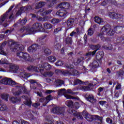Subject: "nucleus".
Listing matches in <instances>:
<instances>
[{"label": "nucleus", "mask_w": 124, "mask_h": 124, "mask_svg": "<svg viewBox=\"0 0 124 124\" xmlns=\"http://www.w3.org/2000/svg\"><path fill=\"white\" fill-rule=\"evenodd\" d=\"M1 82L4 85H10L12 87H16V91H13L14 95H20L22 93H28L26 87H23L21 84H16V82L11 78H5L1 79Z\"/></svg>", "instance_id": "1"}, {"label": "nucleus", "mask_w": 124, "mask_h": 124, "mask_svg": "<svg viewBox=\"0 0 124 124\" xmlns=\"http://www.w3.org/2000/svg\"><path fill=\"white\" fill-rule=\"evenodd\" d=\"M36 31L41 32H46L49 33V31H45V29L42 27V24L38 23H35L33 25V27L30 29H27L23 27L20 30L21 32H26L25 34H32L34 32H36Z\"/></svg>", "instance_id": "2"}, {"label": "nucleus", "mask_w": 124, "mask_h": 124, "mask_svg": "<svg viewBox=\"0 0 124 124\" xmlns=\"http://www.w3.org/2000/svg\"><path fill=\"white\" fill-rule=\"evenodd\" d=\"M46 69V70H50L52 68L51 65L47 62H44L42 64H39L37 67L31 65L27 67V69L29 71H35V72H38V70L41 72L42 74H43V70Z\"/></svg>", "instance_id": "3"}, {"label": "nucleus", "mask_w": 124, "mask_h": 124, "mask_svg": "<svg viewBox=\"0 0 124 124\" xmlns=\"http://www.w3.org/2000/svg\"><path fill=\"white\" fill-rule=\"evenodd\" d=\"M14 6H12L10 7L7 12H6L4 15L1 16L0 17V24H2L3 27L4 28H6L8 26V23L7 22L9 20H12L13 19V16L11 15L10 11L13 9Z\"/></svg>", "instance_id": "4"}, {"label": "nucleus", "mask_w": 124, "mask_h": 124, "mask_svg": "<svg viewBox=\"0 0 124 124\" xmlns=\"http://www.w3.org/2000/svg\"><path fill=\"white\" fill-rule=\"evenodd\" d=\"M114 33L115 31L111 29V26L110 25H105L102 28L98 36L101 40L104 41L105 40L104 35H114Z\"/></svg>", "instance_id": "5"}, {"label": "nucleus", "mask_w": 124, "mask_h": 124, "mask_svg": "<svg viewBox=\"0 0 124 124\" xmlns=\"http://www.w3.org/2000/svg\"><path fill=\"white\" fill-rule=\"evenodd\" d=\"M65 67L66 68H68L69 69H71V71H68L67 70H56L55 71L56 73L57 74H62V75H70L71 74L72 75H79V72L77 71L75 69H73V65H68L66 64L65 65Z\"/></svg>", "instance_id": "6"}, {"label": "nucleus", "mask_w": 124, "mask_h": 124, "mask_svg": "<svg viewBox=\"0 0 124 124\" xmlns=\"http://www.w3.org/2000/svg\"><path fill=\"white\" fill-rule=\"evenodd\" d=\"M70 5L68 2H63L58 5L59 8H61L56 13V15L60 17H66L67 14V11L66 9L69 8Z\"/></svg>", "instance_id": "7"}, {"label": "nucleus", "mask_w": 124, "mask_h": 124, "mask_svg": "<svg viewBox=\"0 0 124 124\" xmlns=\"http://www.w3.org/2000/svg\"><path fill=\"white\" fill-rule=\"evenodd\" d=\"M68 111L70 114H73L74 116L77 117L78 119H80V120H82L83 119V117H84L87 121H91V120L90 119H91L92 115H90L86 111H83L82 113H79L76 111L75 110H73L72 108L69 109Z\"/></svg>", "instance_id": "8"}, {"label": "nucleus", "mask_w": 124, "mask_h": 124, "mask_svg": "<svg viewBox=\"0 0 124 124\" xmlns=\"http://www.w3.org/2000/svg\"><path fill=\"white\" fill-rule=\"evenodd\" d=\"M8 45L11 46V50L13 52H15L16 50H20L22 51L24 50V47L23 45H20L18 43H16L14 41H10L8 42Z\"/></svg>", "instance_id": "9"}, {"label": "nucleus", "mask_w": 124, "mask_h": 124, "mask_svg": "<svg viewBox=\"0 0 124 124\" xmlns=\"http://www.w3.org/2000/svg\"><path fill=\"white\" fill-rule=\"evenodd\" d=\"M17 56L20 59H24L26 62H33L35 58L32 57L30 56V55L27 53L23 52H18L17 53Z\"/></svg>", "instance_id": "10"}, {"label": "nucleus", "mask_w": 124, "mask_h": 124, "mask_svg": "<svg viewBox=\"0 0 124 124\" xmlns=\"http://www.w3.org/2000/svg\"><path fill=\"white\" fill-rule=\"evenodd\" d=\"M108 15L111 19H117L119 21L124 20V16L121 14H117L114 12H109L108 13Z\"/></svg>", "instance_id": "11"}, {"label": "nucleus", "mask_w": 124, "mask_h": 124, "mask_svg": "<svg viewBox=\"0 0 124 124\" xmlns=\"http://www.w3.org/2000/svg\"><path fill=\"white\" fill-rule=\"evenodd\" d=\"M103 54V52L102 51L99 52L98 53V55H100V57L98 58V55H97L96 58L98 61H93L91 64H90L91 66L93 67V68H97V67H98L99 66V63L98 62H99V61H101L102 59V58L103 56L102 55Z\"/></svg>", "instance_id": "12"}, {"label": "nucleus", "mask_w": 124, "mask_h": 124, "mask_svg": "<svg viewBox=\"0 0 124 124\" xmlns=\"http://www.w3.org/2000/svg\"><path fill=\"white\" fill-rule=\"evenodd\" d=\"M58 94L59 95H63L66 99H79V98L72 97L71 95L66 94V90L65 89H61L59 90L58 91Z\"/></svg>", "instance_id": "13"}, {"label": "nucleus", "mask_w": 124, "mask_h": 124, "mask_svg": "<svg viewBox=\"0 0 124 124\" xmlns=\"http://www.w3.org/2000/svg\"><path fill=\"white\" fill-rule=\"evenodd\" d=\"M97 83H98L97 80L94 79L93 82L88 84V86H81L80 88V89L81 91H83V92H88V91H91L92 90V87L95 86Z\"/></svg>", "instance_id": "14"}, {"label": "nucleus", "mask_w": 124, "mask_h": 124, "mask_svg": "<svg viewBox=\"0 0 124 124\" xmlns=\"http://www.w3.org/2000/svg\"><path fill=\"white\" fill-rule=\"evenodd\" d=\"M64 110H65V109L63 107H56L52 108L51 112L53 114H57L58 115H63V113H64Z\"/></svg>", "instance_id": "15"}, {"label": "nucleus", "mask_w": 124, "mask_h": 124, "mask_svg": "<svg viewBox=\"0 0 124 124\" xmlns=\"http://www.w3.org/2000/svg\"><path fill=\"white\" fill-rule=\"evenodd\" d=\"M91 48L93 50H95L93 52H89L86 54V56H94L95 55V53L97 51V50L100 48V46L99 45H97L96 46L92 45L91 46Z\"/></svg>", "instance_id": "16"}, {"label": "nucleus", "mask_w": 124, "mask_h": 124, "mask_svg": "<svg viewBox=\"0 0 124 124\" xmlns=\"http://www.w3.org/2000/svg\"><path fill=\"white\" fill-rule=\"evenodd\" d=\"M52 12V10H46L45 9H41L37 13L38 15H41V16H45L48 14H50Z\"/></svg>", "instance_id": "17"}, {"label": "nucleus", "mask_w": 124, "mask_h": 124, "mask_svg": "<svg viewBox=\"0 0 124 124\" xmlns=\"http://www.w3.org/2000/svg\"><path fill=\"white\" fill-rule=\"evenodd\" d=\"M30 9H31V6H27L26 7H22L20 10L17 12L16 15V16H19V15H21L22 13L24 12H26L27 10H30Z\"/></svg>", "instance_id": "18"}, {"label": "nucleus", "mask_w": 124, "mask_h": 124, "mask_svg": "<svg viewBox=\"0 0 124 124\" xmlns=\"http://www.w3.org/2000/svg\"><path fill=\"white\" fill-rule=\"evenodd\" d=\"M53 99V96L51 95H49L46 98H42L40 100V102H44L45 104V105L50 101V100H52Z\"/></svg>", "instance_id": "19"}, {"label": "nucleus", "mask_w": 124, "mask_h": 124, "mask_svg": "<svg viewBox=\"0 0 124 124\" xmlns=\"http://www.w3.org/2000/svg\"><path fill=\"white\" fill-rule=\"evenodd\" d=\"M30 15L32 18H36L38 21H48V17L47 16L42 18V17L36 16L33 14H31Z\"/></svg>", "instance_id": "20"}, {"label": "nucleus", "mask_w": 124, "mask_h": 124, "mask_svg": "<svg viewBox=\"0 0 124 124\" xmlns=\"http://www.w3.org/2000/svg\"><path fill=\"white\" fill-rule=\"evenodd\" d=\"M74 23V19L70 18L68 19L66 22L67 25V30H69V29H71L72 27H73V23Z\"/></svg>", "instance_id": "21"}, {"label": "nucleus", "mask_w": 124, "mask_h": 124, "mask_svg": "<svg viewBox=\"0 0 124 124\" xmlns=\"http://www.w3.org/2000/svg\"><path fill=\"white\" fill-rule=\"evenodd\" d=\"M6 45V42H3L2 44H0V55H3V56H7V53L4 52L3 47H4Z\"/></svg>", "instance_id": "22"}, {"label": "nucleus", "mask_w": 124, "mask_h": 124, "mask_svg": "<svg viewBox=\"0 0 124 124\" xmlns=\"http://www.w3.org/2000/svg\"><path fill=\"white\" fill-rule=\"evenodd\" d=\"M22 98L25 99V101L24 102L25 105H27V106H31V99L29 98L28 96H22Z\"/></svg>", "instance_id": "23"}, {"label": "nucleus", "mask_w": 124, "mask_h": 124, "mask_svg": "<svg viewBox=\"0 0 124 124\" xmlns=\"http://www.w3.org/2000/svg\"><path fill=\"white\" fill-rule=\"evenodd\" d=\"M37 48V45H32L31 46H30L28 49V51L29 53H33L36 50Z\"/></svg>", "instance_id": "24"}, {"label": "nucleus", "mask_w": 124, "mask_h": 124, "mask_svg": "<svg viewBox=\"0 0 124 124\" xmlns=\"http://www.w3.org/2000/svg\"><path fill=\"white\" fill-rule=\"evenodd\" d=\"M45 5V2H39L38 3H36L35 4V9H39V8H41L43 6Z\"/></svg>", "instance_id": "25"}, {"label": "nucleus", "mask_w": 124, "mask_h": 124, "mask_svg": "<svg viewBox=\"0 0 124 124\" xmlns=\"http://www.w3.org/2000/svg\"><path fill=\"white\" fill-rule=\"evenodd\" d=\"M94 21L95 23H97V24H99V25H103V20L98 16H95L94 17Z\"/></svg>", "instance_id": "26"}, {"label": "nucleus", "mask_w": 124, "mask_h": 124, "mask_svg": "<svg viewBox=\"0 0 124 124\" xmlns=\"http://www.w3.org/2000/svg\"><path fill=\"white\" fill-rule=\"evenodd\" d=\"M47 60L49 62L53 63V62H55L56 61H57V58H56V57L54 56H50L47 58Z\"/></svg>", "instance_id": "27"}, {"label": "nucleus", "mask_w": 124, "mask_h": 124, "mask_svg": "<svg viewBox=\"0 0 124 124\" xmlns=\"http://www.w3.org/2000/svg\"><path fill=\"white\" fill-rule=\"evenodd\" d=\"M108 2L109 3H112L113 4H115V5H116V2L112 1V0H108H108H105L104 1L102 2L101 5H106L107 3H108Z\"/></svg>", "instance_id": "28"}, {"label": "nucleus", "mask_w": 124, "mask_h": 124, "mask_svg": "<svg viewBox=\"0 0 124 124\" xmlns=\"http://www.w3.org/2000/svg\"><path fill=\"white\" fill-rule=\"evenodd\" d=\"M54 84L55 85H56V86H57V87H61L62 85H63V84H64V82H63V81L62 80L58 79L55 81V82Z\"/></svg>", "instance_id": "29"}, {"label": "nucleus", "mask_w": 124, "mask_h": 124, "mask_svg": "<svg viewBox=\"0 0 124 124\" xmlns=\"http://www.w3.org/2000/svg\"><path fill=\"white\" fill-rule=\"evenodd\" d=\"M52 27L53 26L50 23H46L44 24V28L45 30H50Z\"/></svg>", "instance_id": "30"}, {"label": "nucleus", "mask_w": 124, "mask_h": 124, "mask_svg": "<svg viewBox=\"0 0 124 124\" xmlns=\"http://www.w3.org/2000/svg\"><path fill=\"white\" fill-rule=\"evenodd\" d=\"M47 4L49 5L48 7H52V6L56 3L57 0H47Z\"/></svg>", "instance_id": "31"}, {"label": "nucleus", "mask_w": 124, "mask_h": 124, "mask_svg": "<svg viewBox=\"0 0 124 124\" xmlns=\"http://www.w3.org/2000/svg\"><path fill=\"white\" fill-rule=\"evenodd\" d=\"M10 100L13 103H16V102H19L20 101V100L18 99V98H15L13 97H11L10 98Z\"/></svg>", "instance_id": "32"}, {"label": "nucleus", "mask_w": 124, "mask_h": 124, "mask_svg": "<svg viewBox=\"0 0 124 124\" xmlns=\"http://www.w3.org/2000/svg\"><path fill=\"white\" fill-rule=\"evenodd\" d=\"M42 74H43L44 76H45V77H52V76H53V74H54V73L52 72H46Z\"/></svg>", "instance_id": "33"}, {"label": "nucleus", "mask_w": 124, "mask_h": 124, "mask_svg": "<svg viewBox=\"0 0 124 124\" xmlns=\"http://www.w3.org/2000/svg\"><path fill=\"white\" fill-rule=\"evenodd\" d=\"M65 104L68 107H73V102L71 100H67L65 102Z\"/></svg>", "instance_id": "34"}, {"label": "nucleus", "mask_w": 124, "mask_h": 124, "mask_svg": "<svg viewBox=\"0 0 124 124\" xmlns=\"http://www.w3.org/2000/svg\"><path fill=\"white\" fill-rule=\"evenodd\" d=\"M78 84H83V85H88L87 83H85V82L84 83H83L82 82V81L80 80L79 79L75 80V81L74 82V86H75L76 85H78Z\"/></svg>", "instance_id": "35"}, {"label": "nucleus", "mask_w": 124, "mask_h": 124, "mask_svg": "<svg viewBox=\"0 0 124 124\" xmlns=\"http://www.w3.org/2000/svg\"><path fill=\"white\" fill-rule=\"evenodd\" d=\"M83 60H84L83 57H81L79 59L76 60L74 62L75 65H78V64H79V63H80V62H81Z\"/></svg>", "instance_id": "36"}, {"label": "nucleus", "mask_w": 124, "mask_h": 124, "mask_svg": "<svg viewBox=\"0 0 124 124\" xmlns=\"http://www.w3.org/2000/svg\"><path fill=\"white\" fill-rule=\"evenodd\" d=\"M65 41L67 44H71L72 43V37H68L65 39Z\"/></svg>", "instance_id": "37"}, {"label": "nucleus", "mask_w": 124, "mask_h": 124, "mask_svg": "<svg viewBox=\"0 0 124 124\" xmlns=\"http://www.w3.org/2000/svg\"><path fill=\"white\" fill-rule=\"evenodd\" d=\"M10 68L11 69H13V70H18L19 69V66L15 64H12L10 65Z\"/></svg>", "instance_id": "38"}, {"label": "nucleus", "mask_w": 124, "mask_h": 124, "mask_svg": "<svg viewBox=\"0 0 124 124\" xmlns=\"http://www.w3.org/2000/svg\"><path fill=\"white\" fill-rule=\"evenodd\" d=\"M55 65L56 66H62V65H63V62L61 60H59L55 63Z\"/></svg>", "instance_id": "39"}, {"label": "nucleus", "mask_w": 124, "mask_h": 124, "mask_svg": "<svg viewBox=\"0 0 124 124\" xmlns=\"http://www.w3.org/2000/svg\"><path fill=\"white\" fill-rule=\"evenodd\" d=\"M7 109L6 106L5 105H1V104L0 103V111H5Z\"/></svg>", "instance_id": "40"}, {"label": "nucleus", "mask_w": 124, "mask_h": 124, "mask_svg": "<svg viewBox=\"0 0 124 124\" xmlns=\"http://www.w3.org/2000/svg\"><path fill=\"white\" fill-rule=\"evenodd\" d=\"M9 96L6 94H2L1 97L2 99H4L6 101H7Z\"/></svg>", "instance_id": "41"}, {"label": "nucleus", "mask_w": 124, "mask_h": 124, "mask_svg": "<svg viewBox=\"0 0 124 124\" xmlns=\"http://www.w3.org/2000/svg\"><path fill=\"white\" fill-rule=\"evenodd\" d=\"M51 22L52 24H53L54 25H56V24H58V23H60V20L59 19L53 18L51 21Z\"/></svg>", "instance_id": "42"}, {"label": "nucleus", "mask_w": 124, "mask_h": 124, "mask_svg": "<svg viewBox=\"0 0 124 124\" xmlns=\"http://www.w3.org/2000/svg\"><path fill=\"white\" fill-rule=\"evenodd\" d=\"M4 64V63H8V62L6 59H2L0 61V64Z\"/></svg>", "instance_id": "43"}, {"label": "nucleus", "mask_w": 124, "mask_h": 124, "mask_svg": "<svg viewBox=\"0 0 124 124\" xmlns=\"http://www.w3.org/2000/svg\"><path fill=\"white\" fill-rule=\"evenodd\" d=\"M94 118H95V120H98L100 121V122H102V117H99L98 115H94Z\"/></svg>", "instance_id": "44"}, {"label": "nucleus", "mask_w": 124, "mask_h": 124, "mask_svg": "<svg viewBox=\"0 0 124 124\" xmlns=\"http://www.w3.org/2000/svg\"><path fill=\"white\" fill-rule=\"evenodd\" d=\"M45 53L46 55H50L51 53V50L49 49L48 48H46L45 50Z\"/></svg>", "instance_id": "45"}, {"label": "nucleus", "mask_w": 124, "mask_h": 124, "mask_svg": "<svg viewBox=\"0 0 124 124\" xmlns=\"http://www.w3.org/2000/svg\"><path fill=\"white\" fill-rule=\"evenodd\" d=\"M93 29L90 28L89 30H88V35H93Z\"/></svg>", "instance_id": "46"}, {"label": "nucleus", "mask_w": 124, "mask_h": 124, "mask_svg": "<svg viewBox=\"0 0 124 124\" xmlns=\"http://www.w3.org/2000/svg\"><path fill=\"white\" fill-rule=\"evenodd\" d=\"M56 93L55 91L53 90H46L45 92L46 93H47V94H50V93Z\"/></svg>", "instance_id": "47"}, {"label": "nucleus", "mask_w": 124, "mask_h": 124, "mask_svg": "<svg viewBox=\"0 0 124 124\" xmlns=\"http://www.w3.org/2000/svg\"><path fill=\"white\" fill-rule=\"evenodd\" d=\"M67 93H70V94H74L75 93L73 92V91H72V90L70 89H68L67 90H66V94Z\"/></svg>", "instance_id": "48"}, {"label": "nucleus", "mask_w": 124, "mask_h": 124, "mask_svg": "<svg viewBox=\"0 0 124 124\" xmlns=\"http://www.w3.org/2000/svg\"><path fill=\"white\" fill-rule=\"evenodd\" d=\"M26 23H27V19L26 18H24V19L20 21V24L21 25H26Z\"/></svg>", "instance_id": "49"}, {"label": "nucleus", "mask_w": 124, "mask_h": 124, "mask_svg": "<svg viewBox=\"0 0 124 124\" xmlns=\"http://www.w3.org/2000/svg\"><path fill=\"white\" fill-rule=\"evenodd\" d=\"M121 89H122V85L118 83L115 87V90H121Z\"/></svg>", "instance_id": "50"}, {"label": "nucleus", "mask_w": 124, "mask_h": 124, "mask_svg": "<svg viewBox=\"0 0 124 124\" xmlns=\"http://www.w3.org/2000/svg\"><path fill=\"white\" fill-rule=\"evenodd\" d=\"M62 31V28H58L54 30V33H57L59 32V31Z\"/></svg>", "instance_id": "51"}, {"label": "nucleus", "mask_w": 124, "mask_h": 124, "mask_svg": "<svg viewBox=\"0 0 124 124\" xmlns=\"http://www.w3.org/2000/svg\"><path fill=\"white\" fill-rule=\"evenodd\" d=\"M106 122L108 124H112L113 123V121L110 118H107Z\"/></svg>", "instance_id": "52"}, {"label": "nucleus", "mask_w": 124, "mask_h": 124, "mask_svg": "<svg viewBox=\"0 0 124 124\" xmlns=\"http://www.w3.org/2000/svg\"><path fill=\"white\" fill-rule=\"evenodd\" d=\"M55 48L56 49H57V50H58V49L61 48V45H60V44L56 43V45L55 46Z\"/></svg>", "instance_id": "53"}, {"label": "nucleus", "mask_w": 124, "mask_h": 124, "mask_svg": "<svg viewBox=\"0 0 124 124\" xmlns=\"http://www.w3.org/2000/svg\"><path fill=\"white\" fill-rule=\"evenodd\" d=\"M74 106L76 109H78L79 107H80V106L79 105V103L78 102H76L74 104Z\"/></svg>", "instance_id": "54"}, {"label": "nucleus", "mask_w": 124, "mask_h": 124, "mask_svg": "<svg viewBox=\"0 0 124 124\" xmlns=\"http://www.w3.org/2000/svg\"><path fill=\"white\" fill-rule=\"evenodd\" d=\"M46 82H47V83H50V84H53V80H52L50 78H47L46 79Z\"/></svg>", "instance_id": "55"}, {"label": "nucleus", "mask_w": 124, "mask_h": 124, "mask_svg": "<svg viewBox=\"0 0 124 124\" xmlns=\"http://www.w3.org/2000/svg\"><path fill=\"white\" fill-rule=\"evenodd\" d=\"M99 103L100 105H102V106H103V105H104L106 103V101H101L99 102Z\"/></svg>", "instance_id": "56"}, {"label": "nucleus", "mask_w": 124, "mask_h": 124, "mask_svg": "<svg viewBox=\"0 0 124 124\" xmlns=\"http://www.w3.org/2000/svg\"><path fill=\"white\" fill-rule=\"evenodd\" d=\"M23 75H22V76L23 77H24V78H28V77H30V76H29V75L27 73L23 74Z\"/></svg>", "instance_id": "57"}, {"label": "nucleus", "mask_w": 124, "mask_h": 124, "mask_svg": "<svg viewBox=\"0 0 124 124\" xmlns=\"http://www.w3.org/2000/svg\"><path fill=\"white\" fill-rule=\"evenodd\" d=\"M27 116H28V117L29 118V119H32V115L31 114H30V112H27Z\"/></svg>", "instance_id": "58"}, {"label": "nucleus", "mask_w": 124, "mask_h": 124, "mask_svg": "<svg viewBox=\"0 0 124 124\" xmlns=\"http://www.w3.org/2000/svg\"><path fill=\"white\" fill-rule=\"evenodd\" d=\"M124 26H116L115 28H114V31H118V30H120V29H121V28H123Z\"/></svg>", "instance_id": "59"}, {"label": "nucleus", "mask_w": 124, "mask_h": 124, "mask_svg": "<svg viewBox=\"0 0 124 124\" xmlns=\"http://www.w3.org/2000/svg\"><path fill=\"white\" fill-rule=\"evenodd\" d=\"M104 48L106 49L107 50H111V49H112V45H109V47H107V46H105Z\"/></svg>", "instance_id": "60"}, {"label": "nucleus", "mask_w": 124, "mask_h": 124, "mask_svg": "<svg viewBox=\"0 0 124 124\" xmlns=\"http://www.w3.org/2000/svg\"><path fill=\"white\" fill-rule=\"evenodd\" d=\"M39 105H40V104L37 103L33 104L32 106H33V107H35V108H36V107H38Z\"/></svg>", "instance_id": "61"}, {"label": "nucleus", "mask_w": 124, "mask_h": 124, "mask_svg": "<svg viewBox=\"0 0 124 124\" xmlns=\"http://www.w3.org/2000/svg\"><path fill=\"white\" fill-rule=\"evenodd\" d=\"M21 124H30V123H29L26 121L22 120V121H21Z\"/></svg>", "instance_id": "62"}, {"label": "nucleus", "mask_w": 124, "mask_h": 124, "mask_svg": "<svg viewBox=\"0 0 124 124\" xmlns=\"http://www.w3.org/2000/svg\"><path fill=\"white\" fill-rule=\"evenodd\" d=\"M88 98H89V99H91V100H93L94 99L93 95H90L88 97Z\"/></svg>", "instance_id": "63"}, {"label": "nucleus", "mask_w": 124, "mask_h": 124, "mask_svg": "<svg viewBox=\"0 0 124 124\" xmlns=\"http://www.w3.org/2000/svg\"><path fill=\"white\" fill-rule=\"evenodd\" d=\"M75 34H76V32L73 31L70 33V36H73V35H75Z\"/></svg>", "instance_id": "64"}]
</instances>
